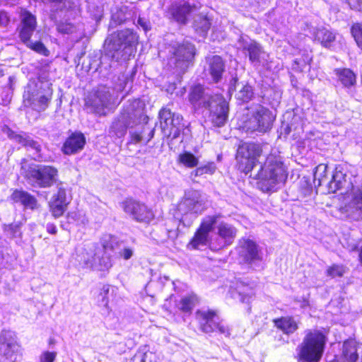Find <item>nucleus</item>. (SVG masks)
<instances>
[{
    "instance_id": "obj_15",
    "label": "nucleus",
    "mask_w": 362,
    "mask_h": 362,
    "mask_svg": "<svg viewBox=\"0 0 362 362\" xmlns=\"http://www.w3.org/2000/svg\"><path fill=\"white\" fill-rule=\"evenodd\" d=\"M159 119L165 136L172 139L179 137L185 127L182 115L173 112L168 107H163L159 112Z\"/></svg>"
},
{
    "instance_id": "obj_14",
    "label": "nucleus",
    "mask_w": 362,
    "mask_h": 362,
    "mask_svg": "<svg viewBox=\"0 0 362 362\" xmlns=\"http://www.w3.org/2000/svg\"><path fill=\"white\" fill-rule=\"evenodd\" d=\"M103 250L98 247L95 244L89 245L88 251L85 250L78 256L79 264L83 268L91 269L97 271H105L112 267L110 258L107 255H101Z\"/></svg>"
},
{
    "instance_id": "obj_43",
    "label": "nucleus",
    "mask_w": 362,
    "mask_h": 362,
    "mask_svg": "<svg viewBox=\"0 0 362 362\" xmlns=\"http://www.w3.org/2000/svg\"><path fill=\"white\" fill-rule=\"evenodd\" d=\"M127 11V7H122L120 8H117L115 12H114L112 15L110 25L111 26L117 25L124 23L128 16L126 13Z\"/></svg>"
},
{
    "instance_id": "obj_11",
    "label": "nucleus",
    "mask_w": 362,
    "mask_h": 362,
    "mask_svg": "<svg viewBox=\"0 0 362 362\" xmlns=\"http://www.w3.org/2000/svg\"><path fill=\"white\" fill-rule=\"evenodd\" d=\"M113 100L110 88L100 86L85 99V109L90 113L99 116L105 115L110 110Z\"/></svg>"
},
{
    "instance_id": "obj_9",
    "label": "nucleus",
    "mask_w": 362,
    "mask_h": 362,
    "mask_svg": "<svg viewBox=\"0 0 362 362\" xmlns=\"http://www.w3.org/2000/svg\"><path fill=\"white\" fill-rule=\"evenodd\" d=\"M20 24L17 28L21 41L29 49L42 54L48 56L49 51L46 48L41 40L33 41L31 37L37 28V20L35 15L23 9L20 14Z\"/></svg>"
},
{
    "instance_id": "obj_6",
    "label": "nucleus",
    "mask_w": 362,
    "mask_h": 362,
    "mask_svg": "<svg viewBox=\"0 0 362 362\" xmlns=\"http://www.w3.org/2000/svg\"><path fill=\"white\" fill-rule=\"evenodd\" d=\"M204 210V204L200 192L190 189L185 192L183 198L177 204L173 216L180 224L189 228Z\"/></svg>"
},
{
    "instance_id": "obj_35",
    "label": "nucleus",
    "mask_w": 362,
    "mask_h": 362,
    "mask_svg": "<svg viewBox=\"0 0 362 362\" xmlns=\"http://www.w3.org/2000/svg\"><path fill=\"white\" fill-rule=\"evenodd\" d=\"M21 223L14 222L8 225H4L3 230L5 235L9 239H21L22 237Z\"/></svg>"
},
{
    "instance_id": "obj_10",
    "label": "nucleus",
    "mask_w": 362,
    "mask_h": 362,
    "mask_svg": "<svg viewBox=\"0 0 362 362\" xmlns=\"http://www.w3.org/2000/svg\"><path fill=\"white\" fill-rule=\"evenodd\" d=\"M25 178L34 187L48 188L57 182L58 170L51 165H32L25 171Z\"/></svg>"
},
{
    "instance_id": "obj_52",
    "label": "nucleus",
    "mask_w": 362,
    "mask_h": 362,
    "mask_svg": "<svg viewBox=\"0 0 362 362\" xmlns=\"http://www.w3.org/2000/svg\"><path fill=\"white\" fill-rule=\"evenodd\" d=\"M10 22V18L7 12L0 11V25L6 27Z\"/></svg>"
},
{
    "instance_id": "obj_26",
    "label": "nucleus",
    "mask_w": 362,
    "mask_h": 362,
    "mask_svg": "<svg viewBox=\"0 0 362 362\" xmlns=\"http://www.w3.org/2000/svg\"><path fill=\"white\" fill-rule=\"evenodd\" d=\"M194 6L187 1L174 2L169 8L168 13L179 23L185 24Z\"/></svg>"
},
{
    "instance_id": "obj_39",
    "label": "nucleus",
    "mask_w": 362,
    "mask_h": 362,
    "mask_svg": "<svg viewBox=\"0 0 362 362\" xmlns=\"http://www.w3.org/2000/svg\"><path fill=\"white\" fill-rule=\"evenodd\" d=\"M69 223L75 224L79 226H85L88 221L86 216L79 211H70L66 216Z\"/></svg>"
},
{
    "instance_id": "obj_22",
    "label": "nucleus",
    "mask_w": 362,
    "mask_h": 362,
    "mask_svg": "<svg viewBox=\"0 0 362 362\" xmlns=\"http://www.w3.org/2000/svg\"><path fill=\"white\" fill-rule=\"evenodd\" d=\"M6 134L11 140L21 144L25 147L28 151H32L35 160H43L42 156V147L40 139H33L26 134H18L14 132L9 128H6L5 131Z\"/></svg>"
},
{
    "instance_id": "obj_13",
    "label": "nucleus",
    "mask_w": 362,
    "mask_h": 362,
    "mask_svg": "<svg viewBox=\"0 0 362 362\" xmlns=\"http://www.w3.org/2000/svg\"><path fill=\"white\" fill-rule=\"evenodd\" d=\"M262 153V147L255 143H243L236 152V160L238 170L247 174L251 172Z\"/></svg>"
},
{
    "instance_id": "obj_2",
    "label": "nucleus",
    "mask_w": 362,
    "mask_h": 362,
    "mask_svg": "<svg viewBox=\"0 0 362 362\" xmlns=\"http://www.w3.org/2000/svg\"><path fill=\"white\" fill-rule=\"evenodd\" d=\"M287 177V168L277 151H272L267 156L254 176L258 180V188L264 192L277 190L285 183Z\"/></svg>"
},
{
    "instance_id": "obj_17",
    "label": "nucleus",
    "mask_w": 362,
    "mask_h": 362,
    "mask_svg": "<svg viewBox=\"0 0 362 362\" xmlns=\"http://www.w3.org/2000/svg\"><path fill=\"white\" fill-rule=\"evenodd\" d=\"M238 48L242 49L249 58L250 63L255 67L264 66L267 62L268 54L262 47L256 41L247 35H240L238 42Z\"/></svg>"
},
{
    "instance_id": "obj_48",
    "label": "nucleus",
    "mask_w": 362,
    "mask_h": 362,
    "mask_svg": "<svg viewBox=\"0 0 362 362\" xmlns=\"http://www.w3.org/2000/svg\"><path fill=\"white\" fill-rule=\"evenodd\" d=\"M57 30L62 34H70L74 32V25L69 22H60L57 25Z\"/></svg>"
},
{
    "instance_id": "obj_54",
    "label": "nucleus",
    "mask_w": 362,
    "mask_h": 362,
    "mask_svg": "<svg viewBox=\"0 0 362 362\" xmlns=\"http://www.w3.org/2000/svg\"><path fill=\"white\" fill-rule=\"evenodd\" d=\"M119 255L124 259L127 260V259H129L132 257L133 250H132V249H131L129 247H125L120 251Z\"/></svg>"
},
{
    "instance_id": "obj_33",
    "label": "nucleus",
    "mask_w": 362,
    "mask_h": 362,
    "mask_svg": "<svg viewBox=\"0 0 362 362\" xmlns=\"http://www.w3.org/2000/svg\"><path fill=\"white\" fill-rule=\"evenodd\" d=\"M274 322L275 326L286 334H293L298 328L297 322L291 317H282Z\"/></svg>"
},
{
    "instance_id": "obj_55",
    "label": "nucleus",
    "mask_w": 362,
    "mask_h": 362,
    "mask_svg": "<svg viewBox=\"0 0 362 362\" xmlns=\"http://www.w3.org/2000/svg\"><path fill=\"white\" fill-rule=\"evenodd\" d=\"M202 167L204 174H213L216 170V165L214 163H209Z\"/></svg>"
},
{
    "instance_id": "obj_16",
    "label": "nucleus",
    "mask_w": 362,
    "mask_h": 362,
    "mask_svg": "<svg viewBox=\"0 0 362 362\" xmlns=\"http://www.w3.org/2000/svg\"><path fill=\"white\" fill-rule=\"evenodd\" d=\"M220 217V214H214L203 218L199 227L187 245V247L189 249L199 250L202 247L209 245L211 242L209 239V233L214 230Z\"/></svg>"
},
{
    "instance_id": "obj_24",
    "label": "nucleus",
    "mask_w": 362,
    "mask_h": 362,
    "mask_svg": "<svg viewBox=\"0 0 362 362\" xmlns=\"http://www.w3.org/2000/svg\"><path fill=\"white\" fill-rule=\"evenodd\" d=\"M353 187L352 183L347 180V170L342 165H337L332 175L331 180L327 182L329 193L346 188Z\"/></svg>"
},
{
    "instance_id": "obj_7",
    "label": "nucleus",
    "mask_w": 362,
    "mask_h": 362,
    "mask_svg": "<svg viewBox=\"0 0 362 362\" xmlns=\"http://www.w3.org/2000/svg\"><path fill=\"white\" fill-rule=\"evenodd\" d=\"M196 53V47L191 42H175L168 47V65L177 75L184 74L193 66Z\"/></svg>"
},
{
    "instance_id": "obj_27",
    "label": "nucleus",
    "mask_w": 362,
    "mask_h": 362,
    "mask_svg": "<svg viewBox=\"0 0 362 362\" xmlns=\"http://www.w3.org/2000/svg\"><path fill=\"white\" fill-rule=\"evenodd\" d=\"M86 144V138L81 132H76L64 141L62 151L65 155H72L81 151Z\"/></svg>"
},
{
    "instance_id": "obj_51",
    "label": "nucleus",
    "mask_w": 362,
    "mask_h": 362,
    "mask_svg": "<svg viewBox=\"0 0 362 362\" xmlns=\"http://www.w3.org/2000/svg\"><path fill=\"white\" fill-rule=\"evenodd\" d=\"M217 328L216 330H218V332L224 334L225 336H229L230 335V329L228 326L224 325L220 319L218 320V322L217 323Z\"/></svg>"
},
{
    "instance_id": "obj_4",
    "label": "nucleus",
    "mask_w": 362,
    "mask_h": 362,
    "mask_svg": "<svg viewBox=\"0 0 362 362\" xmlns=\"http://www.w3.org/2000/svg\"><path fill=\"white\" fill-rule=\"evenodd\" d=\"M138 35L132 30L126 29L119 31L116 35H112L105 47L106 58L119 62L121 60L126 61L131 56L134 55L136 51Z\"/></svg>"
},
{
    "instance_id": "obj_50",
    "label": "nucleus",
    "mask_w": 362,
    "mask_h": 362,
    "mask_svg": "<svg viewBox=\"0 0 362 362\" xmlns=\"http://www.w3.org/2000/svg\"><path fill=\"white\" fill-rule=\"evenodd\" d=\"M137 25L140 26L145 32L151 30L150 22L144 18L139 17L137 19Z\"/></svg>"
},
{
    "instance_id": "obj_47",
    "label": "nucleus",
    "mask_w": 362,
    "mask_h": 362,
    "mask_svg": "<svg viewBox=\"0 0 362 362\" xmlns=\"http://www.w3.org/2000/svg\"><path fill=\"white\" fill-rule=\"evenodd\" d=\"M243 290H238L236 292L233 293V298H238L239 300L243 303H249L252 298L251 293H245L247 290V286H243Z\"/></svg>"
},
{
    "instance_id": "obj_32",
    "label": "nucleus",
    "mask_w": 362,
    "mask_h": 362,
    "mask_svg": "<svg viewBox=\"0 0 362 362\" xmlns=\"http://www.w3.org/2000/svg\"><path fill=\"white\" fill-rule=\"evenodd\" d=\"M313 36L315 40L318 41L326 48H330L336 40V33L325 28H315Z\"/></svg>"
},
{
    "instance_id": "obj_21",
    "label": "nucleus",
    "mask_w": 362,
    "mask_h": 362,
    "mask_svg": "<svg viewBox=\"0 0 362 362\" xmlns=\"http://www.w3.org/2000/svg\"><path fill=\"white\" fill-rule=\"evenodd\" d=\"M216 228L218 238L211 240L209 245L210 249L213 251L219 250L231 245L237 235V229L227 223H220Z\"/></svg>"
},
{
    "instance_id": "obj_29",
    "label": "nucleus",
    "mask_w": 362,
    "mask_h": 362,
    "mask_svg": "<svg viewBox=\"0 0 362 362\" xmlns=\"http://www.w3.org/2000/svg\"><path fill=\"white\" fill-rule=\"evenodd\" d=\"M11 200L13 204L23 206L25 209L34 210L37 206V199L23 189H15L11 195Z\"/></svg>"
},
{
    "instance_id": "obj_1",
    "label": "nucleus",
    "mask_w": 362,
    "mask_h": 362,
    "mask_svg": "<svg viewBox=\"0 0 362 362\" xmlns=\"http://www.w3.org/2000/svg\"><path fill=\"white\" fill-rule=\"evenodd\" d=\"M188 100L195 110L209 109L211 120L215 126L222 127L228 120L229 107L225 98L220 95H211L204 86H192Z\"/></svg>"
},
{
    "instance_id": "obj_18",
    "label": "nucleus",
    "mask_w": 362,
    "mask_h": 362,
    "mask_svg": "<svg viewBox=\"0 0 362 362\" xmlns=\"http://www.w3.org/2000/svg\"><path fill=\"white\" fill-rule=\"evenodd\" d=\"M236 250L240 263L247 264L251 267L259 266L262 260V252L254 240L250 238H241Z\"/></svg>"
},
{
    "instance_id": "obj_59",
    "label": "nucleus",
    "mask_w": 362,
    "mask_h": 362,
    "mask_svg": "<svg viewBox=\"0 0 362 362\" xmlns=\"http://www.w3.org/2000/svg\"><path fill=\"white\" fill-rule=\"evenodd\" d=\"M204 174V173L203 168L202 166H200L191 173V177H193L201 176V175H203Z\"/></svg>"
},
{
    "instance_id": "obj_56",
    "label": "nucleus",
    "mask_w": 362,
    "mask_h": 362,
    "mask_svg": "<svg viewBox=\"0 0 362 362\" xmlns=\"http://www.w3.org/2000/svg\"><path fill=\"white\" fill-rule=\"evenodd\" d=\"M112 237L110 235H105L102 239V245L103 250L112 249L113 246L108 243V241L111 240Z\"/></svg>"
},
{
    "instance_id": "obj_49",
    "label": "nucleus",
    "mask_w": 362,
    "mask_h": 362,
    "mask_svg": "<svg viewBox=\"0 0 362 362\" xmlns=\"http://www.w3.org/2000/svg\"><path fill=\"white\" fill-rule=\"evenodd\" d=\"M119 82L115 86V89L117 91H122L125 88L127 83L129 81V78L124 74H122L121 76L118 77Z\"/></svg>"
},
{
    "instance_id": "obj_8",
    "label": "nucleus",
    "mask_w": 362,
    "mask_h": 362,
    "mask_svg": "<svg viewBox=\"0 0 362 362\" xmlns=\"http://www.w3.org/2000/svg\"><path fill=\"white\" fill-rule=\"evenodd\" d=\"M325 336L320 331L308 329L296 348L298 362H319L324 352Z\"/></svg>"
},
{
    "instance_id": "obj_57",
    "label": "nucleus",
    "mask_w": 362,
    "mask_h": 362,
    "mask_svg": "<svg viewBox=\"0 0 362 362\" xmlns=\"http://www.w3.org/2000/svg\"><path fill=\"white\" fill-rule=\"evenodd\" d=\"M239 86L240 84L238 83V79L237 77H233L230 81L228 91L231 93L236 90L237 86Z\"/></svg>"
},
{
    "instance_id": "obj_12",
    "label": "nucleus",
    "mask_w": 362,
    "mask_h": 362,
    "mask_svg": "<svg viewBox=\"0 0 362 362\" xmlns=\"http://www.w3.org/2000/svg\"><path fill=\"white\" fill-rule=\"evenodd\" d=\"M274 120V116L268 108L257 105L251 109L245 128L247 132L265 133L272 128Z\"/></svg>"
},
{
    "instance_id": "obj_53",
    "label": "nucleus",
    "mask_w": 362,
    "mask_h": 362,
    "mask_svg": "<svg viewBox=\"0 0 362 362\" xmlns=\"http://www.w3.org/2000/svg\"><path fill=\"white\" fill-rule=\"evenodd\" d=\"M56 357L54 352L47 351L41 357V362H54Z\"/></svg>"
},
{
    "instance_id": "obj_30",
    "label": "nucleus",
    "mask_w": 362,
    "mask_h": 362,
    "mask_svg": "<svg viewBox=\"0 0 362 362\" xmlns=\"http://www.w3.org/2000/svg\"><path fill=\"white\" fill-rule=\"evenodd\" d=\"M206 63L207 66L205 71L210 74L214 82H218L225 71V64L222 58L218 55H214L206 58Z\"/></svg>"
},
{
    "instance_id": "obj_60",
    "label": "nucleus",
    "mask_w": 362,
    "mask_h": 362,
    "mask_svg": "<svg viewBox=\"0 0 362 362\" xmlns=\"http://www.w3.org/2000/svg\"><path fill=\"white\" fill-rule=\"evenodd\" d=\"M350 6L356 7L360 6L362 4V0H347Z\"/></svg>"
},
{
    "instance_id": "obj_40",
    "label": "nucleus",
    "mask_w": 362,
    "mask_h": 362,
    "mask_svg": "<svg viewBox=\"0 0 362 362\" xmlns=\"http://www.w3.org/2000/svg\"><path fill=\"white\" fill-rule=\"evenodd\" d=\"M254 95L252 88L248 84H242L240 88L235 95L237 100L243 103L249 102Z\"/></svg>"
},
{
    "instance_id": "obj_41",
    "label": "nucleus",
    "mask_w": 362,
    "mask_h": 362,
    "mask_svg": "<svg viewBox=\"0 0 362 362\" xmlns=\"http://www.w3.org/2000/svg\"><path fill=\"white\" fill-rule=\"evenodd\" d=\"M349 207L362 211V185L358 188H353Z\"/></svg>"
},
{
    "instance_id": "obj_34",
    "label": "nucleus",
    "mask_w": 362,
    "mask_h": 362,
    "mask_svg": "<svg viewBox=\"0 0 362 362\" xmlns=\"http://www.w3.org/2000/svg\"><path fill=\"white\" fill-rule=\"evenodd\" d=\"M197 298L195 295H188L182 297L177 304V308L182 312L190 314L195 307Z\"/></svg>"
},
{
    "instance_id": "obj_23",
    "label": "nucleus",
    "mask_w": 362,
    "mask_h": 362,
    "mask_svg": "<svg viewBox=\"0 0 362 362\" xmlns=\"http://www.w3.org/2000/svg\"><path fill=\"white\" fill-rule=\"evenodd\" d=\"M195 317L199 324V329L203 333L211 334L216 331L219 317L212 310H198Z\"/></svg>"
},
{
    "instance_id": "obj_44",
    "label": "nucleus",
    "mask_w": 362,
    "mask_h": 362,
    "mask_svg": "<svg viewBox=\"0 0 362 362\" xmlns=\"http://www.w3.org/2000/svg\"><path fill=\"white\" fill-rule=\"evenodd\" d=\"M346 272V267L342 264H332L326 271L327 276L331 278L341 277Z\"/></svg>"
},
{
    "instance_id": "obj_42",
    "label": "nucleus",
    "mask_w": 362,
    "mask_h": 362,
    "mask_svg": "<svg viewBox=\"0 0 362 362\" xmlns=\"http://www.w3.org/2000/svg\"><path fill=\"white\" fill-rule=\"evenodd\" d=\"M180 163L187 168H194L198 165L199 159L190 152H185L179 156Z\"/></svg>"
},
{
    "instance_id": "obj_28",
    "label": "nucleus",
    "mask_w": 362,
    "mask_h": 362,
    "mask_svg": "<svg viewBox=\"0 0 362 362\" xmlns=\"http://www.w3.org/2000/svg\"><path fill=\"white\" fill-rule=\"evenodd\" d=\"M68 204L66 190L61 187H58L57 193L53 195L49 202L52 214L55 218L60 217L66 211Z\"/></svg>"
},
{
    "instance_id": "obj_5",
    "label": "nucleus",
    "mask_w": 362,
    "mask_h": 362,
    "mask_svg": "<svg viewBox=\"0 0 362 362\" xmlns=\"http://www.w3.org/2000/svg\"><path fill=\"white\" fill-rule=\"evenodd\" d=\"M52 86L50 81L43 76L29 83L23 95L24 105L37 112L45 110L52 98Z\"/></svg>"
},
{
    "instance_id": "obj_37",
    "label": "nucleus",
    "mask_w": 362,
    "mask_h": 362,
    "mask_svg": "<svg viewBox=\"0 0 362 362\" xmlns=\"http://www.w3.org/2000/svg\"><path fill=\"white\" fill-rule=\"evenodd\" d=\"M327 165L325 164H320L315 168L314 172V182L317 181L318 186L326 185L329 181L327 175Z\"/></svg>"
},
{
    "instance_id": "obj_31",
    "label": "nucleus",
    "mask_w": 362,
    "mask_h": 362,
    "mask_svg": "<svg viewBox=\"0 0 362 362\" xmlns=\"http://www.w3.org/2000/svg\"><path fill=\"white\" fill-rule=\"evenodd\" d=\"M334 72L337 76L338 81L345 88L350 89L356 86V75L350 69H335Z\"/></svg>"
},
{
    "instance_id": "obj_38",
    "label": "nucleus",
    "mask_w": 362,
    "mask_h": 362,
    "mask_svg": "<svg viewBox=\"0 0 362 362\" xmlns=\"http://www.w3.org/2000/svg\"><path fill=\"white\" fill-rule=\"evenodd\" d=\"M154 354L147 346L140 348L132 358V362H153Z\"/></svg>"
},
{
    "instance_id": "obj_25",
    "label": "nucleus",
    "mask_w": 362,
    "mask_h": 362,
    "mask_svg": "<svg viewBox=\"0 0 362 362\" xmlns=\"http://www.w3.org/2000/svg\"><path fill=\"white\" fill-rule=\"evenodd\" d=\"M148 121V119L147 120ZM136 128L129 131L130 140L129 144H146L154 136V129L148 127V122H138L134 124Z\"/></svg>"
},
{
    "instance_id": "obj_58",
    "label": "nucleus",
    "mask_w": 362,
    "mask_h": 362,
    "mask_svg": "<svg viewBox=\"0 0 362 362\" xmlns=\"http://www.w3.org/2000/svg\"><path fill=\"white\" fill-rule=\"evenodd\" d=\"M47 231L50 234H56L57 232V227L53 223H47L46 226Z\"/></svg>"
},
{
    "instance_id": "obj_3",
    "label": "nucleus",
    "mask_w": 362,
    "mask_h": 362,
    "mask_svg": "<svg viewBox=\"0 0 362 362\" xmlns=\"http://www.w3.org/2000/svg\"><path fill=\"white\" fill-rule=\"evenodd\" d=\"M148 117L144 113V104L139 99L128 100L120 115L116 118L110 127V134L116 138H122L127 128L133 129L134 124L143 121L146 122Z\"/></svg>"
},
{
    "instance_id": "obj_46",
    "label": "nucleus",
    "mask_w": 362,
    "mask_h": 362,
    "mask_svg": "<svg viewBox=\"0 0 362 362\" xmlns=\"http://www.w3.org/2000/svg\"><path fill=\"white\" fill-rule=\"evenodd\" d=\"M351 33L358 47L362 50V24L354 23L351 28Z\"/></svg>"
},
{
    "instance_id": "obj_19",
    "label": "nucleus",
    "mask_w": 362,
    "mask_h": 362,
    "mask_svg": "<svg viewBox=\"0 0 362 362\" xmlns=\"http://www.w3.org/2000/svg\"><path fill=\"white\" fill-rule=\"evenodd\" d=\"M122 207L131 218L137 222L148 223L154 218L153 211L136 199H127L122 203Z\"/></svg>"
},
{
    "instance_id": "obj_45",
    "label": "nucleus",
    "mask_w": 362,
    "mask_h": 362,
    "mask_svg": "<svg viewBox=\"0 0 362 362\" xmlns=\"http://www.w3.org/2000/svg\"><path fill=\"white\" fill-rule=\"evenodd\" d=\"M110 291L109 285H103L100 294L98 295V305L106 309L107 312H109V298L108 293Z\"/></svg>"
},
{
    "instance_id": "obj_36",
    "label": "nucleus",
    "mask_w": 362,
    "mask_h": 362,
    "mask_svg": "<svg viewBox=\"0 0 362 362\" xmlns=\"http://www.w3.org/2000/svg\"><path fill=\"white\" fill-rule=\"evenodd\" d=\"M211 27L209 19L203 16H197L194 21V28L200 35L204 36Z\"/></svg>"
},
{
    "instance_id": "obj_20",
    "label": "nucleus",
    "mask_w": 362,
    "mask_h": 362,
    "mask_svg": "<svg viewBox=\"0 0 362 362\" xmlns=\"http://www.w3.org/2000/svg\"><path fill=\"white\" fill-rule=\"evenodd\" d=\"M19 346L15 336L10 331H2L0 334V359L3 362H16Z\"/></svg>"
}]
</instances>
